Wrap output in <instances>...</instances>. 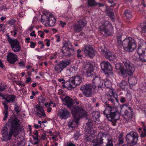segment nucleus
<instances>
[{"mask_svg": "<svg viewBox=\"0 0 146 146\" xmlns=\"http://www.w3.org/2000/svg\"><path fill=\"white\" fill-rule=\"evenodd\" d=\"M20 121L15 116H11L7 125H5L1 131L2 141H9L13 135L15 137L18 135L21 129L19 124Z\"/></svg>", "mask_w": 146, "mask_h": 146, "instance_id": "f257e3e1", "label": "nucleus"}, {"mask_svg": "<svg viewBox=\"0 0 146 146\" xmlns=\"http://www.w3.org/2000/svg\"><path fill=\"white\" fill-rule=\"evenodd\" d=\"M64 104L67 106L72 111V113L75 123L77 124L80 118L83 116H86V112L81 107L76 106L79 103L76 101L74 100L68 96H66L63 99Z\"/></svg>", "mask_w": 146, "mask_h": 146, "instance_id": "f03ea898", "label": "nucleus"}, {"mask_svg": "<svg viewBox=\"0 0 146 146\" xmlns=\"http://www.w3.org/2000/svg\"><path fill=\"white\" fill-rule=\"evenodd\" d=\"M105 104L106 108L104 114L106 115L108 120L112 122V125L115 126L117 121L120 118V113L115 107L111 106L107 102Z\"/></svg>", "mask_w": 146, "mask_h": 146, "instance_id": "7ed1b4c3", "label": "nucleus"}, {"mask_svg": "<svg viewBox=\"0 0 146 146\" xmlns=\"http://www.w3.org/2000/svg\"><path fill=\"white\" fill-rule=\"evenodd\" d=\"M122 60L125 68L121 63H117L115 64L116 69L120 71V73L123 77H125L127 75H132L135 71L133 64L127 59L123 58Z\"/></svg>", "mask_w": 146, "mask_h": 146, "instance_id": "20e7f679", "label": "nucleus"}, {"mask_svg": "<svg viewBox=\"0 0 146 146\" xmlns=\"http://www.w3.org/2000/svg\"><path fill=\"white\" fill-rule=\"evenodd\" d=\"M94 65L92 63L88 62L86 64L85 68L86 69V74L87 76L91 77L93 78L92 82L94 84L92 86H95L96 88L98 87V88H101L103 85V82L102 81L100 77L97 76L94 72Z\"/></svg>", "mask_w": 146, "mask_h": 146, "instance_id": "39448f33", "label": "nucleus"}, {"mask_svg": "<svg viewBox=\"0 0 146 146\" xmlns=\"http://www.w3.org/2000/svg\"><path fill=\"white\" fill-rule=\"evenodd\" d=\"M122 45L124 50L128 52L133 51L137 47L136 42L134 39L130 37L124 40Z\"/></svg>", "mask_w": 146, "mask_h": 146, "instance_id": "423d86ee", "label": "nucleus"}, {"mask_svg": "<svg viewBox=\"0 0 146 146\" xmlns=\"http://www.w3.org/2000/svg\"><path fill=\"white\" fill-rule=\"evenodd\" d=\"M100 33L104 36H107L110 35L113 27L111 24L108 21H105L103 24L99 27Z\"/></svg>", "mask_w": 146, "mask_h": 146, "instance_id": "0eeeda50", "label": "nucleus"}, {"mask_svg": "<svg viewBox=\"0 0 146 146\" xmlns=\"http://www.w3.org/2000/svg\"><path fill=\"white\" fill-rule=\"evenodd\" d=\"M138 138V133L134 131H131L126 135V140L129 146H133L137 144Z\"/></svg>", "mask_w": 146, "mask_h": 146, "instance_id": "6e6552de", "label": "nucleus"}, {"mask_svg": "<svg viewBox=\"0 0 146 146\" xmlns=\"http://www.w3.org/2000/svg\"><path fill=\"white\" fill-rule=\"evenodd\" d=\"M96 88L95 86H92L91 84H86L82 86L80 90L82 92L83 94L86 97H92L94 94V91Z\"/></svg>", "mask_w": 146, "mask_h": 146, "instance_id": "1a4fd4ad", "label": "nucleus"}, {"mask_svg": "<svg viewBox=\"0 0 146 146\" xmlns=\"http://www.w3.org/2000/svg\"><path fill=\"white\" fill-rule=\"evenodd\" d=\"M71 62V61L68 60L60 61L54 66L55 72L58 73H61L62 71L70 64Z\"/></svg>", "mask_w": 146, "mask_h": 146, "instance_id": "9d476101", "label": "nucleus"}, {"mask_svg": "<svg viewBox=\"0 0 146 146\" xmlns=\"http://www.w3.org/2000/svg\"><path fill=\"white\" fill-rule=\"evenodd\" d=\"M74 50L71 43L69 42L65 43L63 46L62 52L66 56L70 57L74 53Z\"/></svg>", "mask_w": 146, "mask_h": 146, "instance_id": "9b49d317", "label": "nucleus"}, {"mask_svg": "<svg viewBox=\"0 0 146 146\" xmlns=\"http://www.w3.org/2000/svg\"><path fill=\"white\" fill-rule=\"evenodd\" d=\"M85 54L90 58H93L95 55L96 52L92 46L90 45H84L82 48Z\"/></svg>", "mask_w": 146, "mask_h": 146, "instance_id": "f8f14e48", "label": "nucleus"}, {"mask_svg": "<svg viewBox=\"0 0 146 146\" xmlns=\"http://www.w3.org/2000/svg\"><path fill=\"white\" fill-rule=\"evenodd\" d=\"M7 40L11 46L12 49L14 52H19L21 49L19 41L17 39H12L9 36V35H7Z\"/></svg>", "mask_w": 146, "mask_h": 146, "instance_id": "ddd939ff", "label": "nucleus"}, {"mask_svg": "<svg viewBox=\"0 0 146 146\" xmlns=\"http://www.w3.org/2000/svg\"><path fill=\"white\" fill-rule=\"evenodd\" d=\"M77 22V23L74 24L72 26L74 31L76 33L81 31L82 28L87 24V21L84 19H78Z\"/></svg>", "mask_w": 146, "mask_h": 146, "instance_id": "4468645a", "label": "nucleus"}, {"mask_svg": "<svg viewBox=\"0 0 146 146\" xmlns=\"http://www.w3.org/2000/svg\"><path fill=\"white\" fill-rule=\"evenodd\" d=\"M104 48V46H101L100 47V52L102 54L108 59L110 61H113L115 59V57L113 52H111L109 50H106V49Z\"/></svg>", "mask_w": 146, "mask_h": 146, "instance_id": "2eb2a0df", "label": "nucleus"}, {"mask_svg": "<svg viewBox=\"0 0 146 146\" xmlns=\"http://www.w3.org/2000/svg\"><path fill=\"white\" fill-rule=\"evenodd\" d=\"M121 111L124 112V114L127 116L128 118L131 119L132 116V109L128 107L126 104H124L120 106Z\"/></svg>", "mask_w": 146, "mask_h": 146, "instance_id": "dca6fc26", "label": "nucleus"}, {"mask_svg": "<svg viewBox=\"0 0 146 146\" xmlns=\"http://www.w3.org/2000/svg\"><path fill=\"white\" fill-rule=\"evenodd\" d=\"M105 137L103 133H100L98 134L96 140H93L92 142L93 145L92 146H102L100 145H102L104 143V140Z\"/></svg>", "mask_w": 146, "mask_h": 146, "instance_id": "f3484780", "label": "nucleus"}, {"mask_svg": "<svg viewBox=\"0 0 146 146\" xmlns=\"http://www.w3.org/2000/svg\"><path fill=\"white\" fill-rule=\"evenodd\" d=\"M137 52L139 56L146 54V43L144 41H139Z\"/></svg>", "mask_w": 146, "mask_h": 146, "instance_id": "a211bd4d", "label": "nucleus"}, {"mask_svg": "<svg viewBox=\"0 0 146 146\" xmlns=\"http://www.w3.org/2000/svg\"><path fill=\"white\" fill-rule=\"evenodd\" d=\"M7 57V61L10 64H14L18 60L17 56L12 53H9Z\"/></svg>", "mask_w": 146, "mask_h": 146, "instance_id": "6ab92c4d", "label": "nucleus"}, {"mask_svg": "<svg viewBox=\"0 0 146 146\" xmlns=\"http://www.w3.org/2000/svg\"><path fill=\"white\" fill-rule=\"evenodd\" d=\"M102 70L104 72H108L112 70L111 66L109 62L105 61L102 62L100 64Z\"/></svg>", "mask_w": 146, "mask_h": 146, "instance_id": "aec40b11", "label": "nucleus"}, {"mask_svg": "<svg viewBox=\"0 0 146 146\" xmlns=\"http://www.w3.org/2000/svg\"><path fill=\"white\" fill-rule=\"evenodd\" d=\"M70 116V112L66 108L62 109L59 111V117L61 119H66Z\"/></svg>", "mask_w": 146, "mask_h": 146, "instance_id": "412c9836", "label": "nucleus"}, {"mask_svg": "<svg viewBox=\"0 0 146 146\" xmlns=\"http://www.w3.org/2000/svg\"><path fill=\"white\" fill-rule=\"evenodd\" d=\"M71 81H73L74 85L78 86L80 85L82 82V77L80 75H76L70 78Z\"/></svg>", "mask_w": 146, "mask_h": 146, "instance_id": "4be33fe9", "label": "nucleus"}, {"mask_svg": "<svg viewBox=\"0 0 146 146\" xmlns=\"http://www.w3.org/2000/svg\"><path fill=\"white\" fill-rule=\"evenodd\" d=\"M36 108V110L37 112L36 114L37 115H41L39 117L41 118L42 117H45L46 115L44 112V111L42 107L40 106L39 105L37 104L36 107H35Z\"/></svg>", "mask_w": 146, "mask_h": 146, "instance_id": "5701e85b", "label": "nucleus"}, {"mask_svg": "<svg viewBox=\"0 0 146 146\" xmlns=\"http://www.w3.org/2000/svg\"><path fill=\"white\" fill-rule=\"evenodd\" d=\"M49 16H48L47 18L48 23L50 27H52L54 25L56 21V19L52 15L49 14Z\"/></svg>", "mask_w": 146, "mask_h": 146, "instance_id": "b1692460", "label": "nucleus"}, {"mask_svg": "<svg viewBox=\"0 0 146 146\" xmlns=\"http://www.w3.org/2000/svg\"><path fill=\"white\" fill-rule=\"evenodd\" d=\"M105 137L104 140V141H107V142L106 143L105 145H103L102 146H113V140L111 138L109 135H106L104 134H103Z\"/></svg>", "mask_w": 146, "mask_h": 146, "instance_id": "393cba45", "label": "nucleus"}, {"mask_svg": "<svg viewBox=\"0 0 146 146\" xmlns=\"http://www.w3.org/2000/svg\"><path fill=\"white\" fill-rule=\"evenodd\" d=\"M16 98L15 96L13 95H7L5 97H3V99L5 100L8 103L11 102H14Z\"/></svg>", "mask_w": 146, "mask_h": 146, "instance_id": "a878e982", "label": "nucleus"}, {"mask_svg": "<svg viewBox=\"0 0 146 146\" xmlns=\"http://www.w3.org/2000/svg\"><path fill=\"white\" fill-rule=\"evenodd\" d=\"M142 30L141 34L142 35L146 36V17L144 22L140 25Z\"/></svg>", "mask_w": 146, "mask_h": 146, "instance_id": "bb28decb", "label": "nucleus"}, {"mask_svg": "<svg viewBox=\"0 0 146 146\" xmlns=\"http://www.w3.org/2000/svg\"><path fill=\"white\" fill-rule=\"evenodd\" d=\"M66 85L67 88L70 90L76 86L75 85H74L73 81H71L70 78L69 80L66 82Z\"/></svg>", "mask_w": 146, "mask_h": 146, "instance_id": "cd10ccee", "label": "nucleus"}, {"mask_svg": "<svg viewBox=\"0 0 146 146\" xmlns=\"http://www.w3.org/2000/svg\"><path fill=\"white\" fill-rule=\"evenodd\" d=\"M86 127H87V129L89 131L90 129V127H91L92 125V121L91 119H89L88 117H86Z\"/></svg>", "mask_w": 146, "mask_h": 146, "instance_id": "c85d7f7f", "label": "nucleus"}, {"mask_svg": "<svg viewBox=\"0 0 146 146\" xmlns=\"http://www.w3.org/2000/svg\"><path fill=\"white\" fill-rule=\"evenodd\" d=\"M107 13L110 17L111 20L113 21H114V13L113 12V10L111 9H110L107 11Z\"/></svg>", "mask_w": 146, "mask_h": 146, "instance_id": "c756f323", "label": "nucleus"}, {"mask_svg": "<svg viewBox=\"0 0 146 146\" xmlns=\"http://www.w3.org/2000/svg\"><path fill=\"white\" fill-rule=\"evenodd\" d=\"M92 117L94 121H96L100 117V113L97 111H93L92 113Z\"/></svg>", "mask_w": 146, "mask_h": 146, "instance_id": "7c9ffc66", "label": "nucleus"}, {"mask_svg": "<svg viewBox=\"0 0 146 146\" xmlns=\"http://www.w3.org/2000/svg\"><path fill=\"white\" fill-rule=\"evenodd\" d=\"M141 129V128H139V129L140 130L139 131L140 135L141 138L143 137L146 136V128L145 127Z\"/></svg>", "mask_w": 146, "mask_h": 146, "instance_id": "2f4dec72", "label": "nucleus"}, {"mask_svg": "<svg viewBox=\"0 0 146 146\" xmlns=\"http://www.w3.org/2000/svg\"><path fill=\"white\" fill-rule=\"evenodd\" d=\"M124 142V139L123 137V135L120 134L118 137V142L117 145L119 146L122 145Z\"/></svg>", "mask_w": 146, "mask_h": 146, "instance_id": "473e14b6", "label": "nucleus"}, {"mask_svg": "<svg viewBox=\"0 0 146 146\" xmlns=\"http://www.w3.org/2000/svg\"><path fill=\"white\" fill-rule=\"evenodd\" d=\"M125 15L127 19H130L132 17V14L130 11L128 10H126L124 11Z\"/></svg>", "mask_w": 146, "mask_h": 146, "instance_id": "72a5a7b5", "label": "nucleus"}, {"mask_svg": "<svg viewBox=\"0 0 146 146\" xmlns=\"http://www.w3.org/2000/svg\"><path fill=\"white\" fill-rule=\"evenodd\" d=\"M97 4V3L96 2L95 0H88V5L90 7L95 6Z\"/></svg>", "mask_w": 146, "mask_h": 146, "instance_id": "f704fd0d", "label": "nucleus"}, {"mask_svg": "<svg viewBox=\"0 0 146 146\" xmlns=\"http://www.w3.org/2000/svg\"><path fill=\"white\" fill-rule=\"evenodd\" d=\"M84 138V141L86 142H90L91 141V136L90 134L89 135H85Z\"/></svg>", "mask_w": 146, "mask_h": 146, "instance_id": "c9c22d12", "label": "nucleus"}, {"mask_svg": "<svg viewBox=\"0 0 146 146\" xmlns=\"http://www.w3.org/2000/svg\"><path fill=\"white\" fill-rule=\"evenodd\" d=\"M113 98H115V99L116 100V102H118V100H117V98L114 97V96H113V95L110 96V98L108 99V100L110 102H111V103H113V104H115V102Z\"/></svg>", "mask_w": 146, "mask_h": 146, "instance_id": "e433bc0d", "label": "nucleus"}, {"mask_svg": "<svg viewBox=\"0 0 146 146\" xmlns=\"http://www.w3.org/2000/svg\"><path fill=\"white\" fill-rule=\"evenodd\" d=\"M127 85V82L125 80H122L119 84L120 86L123 89H124L125 86Z\"/></svg>", "mask_w": 146, "mask_h": 146, "instance_id": "4c0bfd02", "label": "nucleus"}, {"mask_svg": "<svg viewBox=\"0 0 146 146\" xmlns=\"http://www.w3.org/2000/svg\"><path fill=\"white\" fill-rule=\"evenodd\" d=\"M75 125L74 121V120L71 119L68 122V125L69 127L73 128Z\"/></svg>", "mask_w": 146, "mask_h": 146, "instance_id": "58836bf2", "label": "nucleus"}, {"mask_svg": "<svg viewBox=\"0 0 146 146\" xmlns=\"http://www.w3.org/2000/svg\"><path fill=\"white\" fill-rule=\"evenodd\" d=\"M122 33L117 34V41L118 44L120 45L121 44L122 42L121 40Z\"/></svg>", "mask_w": 146, "mask_h": 146, "instance_id": "ea45409f", "label": "nucleus"}, {"mask_svg": "<svg viewBox=\"0 0 146 146\" xmlns=\"http://www.w3.org/2000/svg\"><path fill=\"white\" fill-rule=\"evenodd\" d=\"M143 54L140 56L139 58L140 60L143 62H146V54Z\"/></svg>", "mask_w": 146, "mask_h": 146, "instance_id": "a19ab883", "label": "nucleus"}, {"mask_svg": "<svg viewBox=\"0 0 146 146\" xmlns=\"http://www.w3.org/2000/svg\"><path fill=\"white\" fill-rule=\"evenodd\" d=\"M14 110L17 114H18L21 111V110L20 109L19 107L16 104L15 105Z\"/></svg>", "mask_w": 146, "mask_h": 146, "instance_id": "79ce46f5", "label": "nucleus"}, {"mask_svg": "<svg viewBox=\"0 0 146 146\" xmlns=\"http://www.w3.org/2000/svg\"><path fill=\"white\" fill-rule=\"evenodd\" d=\"M81 134L79 131H76L74 134V137L75 139L77 140L80 136Z\"/></svg>", "mask_w": 146, "mask_h": 146, "instance_id": "37998d69", "label": "nucleus"}, {"mask_svg": "<svg viewBox=\"0 0 146 146\" xmlns=\"http://www.w3.org/2000/svg\"><path fill=\"white\" fill-rule=\"evenodd\" d=\"M6 85L5 84H0V90L1 91H4L6 88Z\"/></svg>", "mask_w": 146, "mask_h": 146, "instance_id": "c03bdc74", "label": "nucleus"}, {"mask_svg": "<svg viewBox=\"0 0 146 146\" xmlns=\"http://www.w3.org/2000/svg\"><path fill=\"white\" fill-rule=\"evenodd\" d=\"M4 113L5 114V116L3 119V120L5 121L6 120L8 116V110H4Z\"/></svg>", "mask_w": 146, "mask_h": 146, "instance_id": "a18cd8bd", "label": "nucleus"}, {"mask_svg": "<svg viewBox=\"0 0 146 146\" xmlns=\"http://www.w3.org/2000/svg\"><path fill=\"white\" fill-rule=\"evenodd\" d=\"M120 101L122 103H124L126 102V100L125 97L121 96L120 97Z\"/></svg>", "mask_w": 146, "mask_h": 146, "instance_id": "49530a36", "label": "nucleus"}, {"mask_svg": "<svg viewBox=\"0 0 146 146\" xmlns=\"http://www.w3.org/2000/svg\"><path fill=\"white\" fill-rule=\"evenodd\" d=\"M108 2L111 4H113L112 5H110V6L111 7H114L115 5V4L114 3V1L112 0H109Z\"/></svg>", "mask_w": 146, "mask_h": 146, "instance_id": "de8ad7c7", "label": "nucleus"}, {"mask_svg": "<svg viewBox=\"0 0 146 146\" xmlns=\"http://www.w3.org/2000/svg\"><path fill=\"white\" fill-rule=\"evenodd\" d=\"M3 104L4 105V110H7L8 109V106L7 105V104L6 102H3Z\"/></svg>", "mask_w": 146, "mask_h": 146, "instance_id": "09e8293b", "label": "nucleus"}, {"mask_svg": "<svg viewBox=\"0 0 146 146\" xmlns=\"http://www.w3.org/2000/svg\"><path fill=\"white\" fill-rule=\"evenodd\" d=\"M38 35H40V36L42 37L43 38L44 37V32H42L41 31H38Z\"/></svg>", "mask_w": 146, "mask_h": 146, "instance_id": "8fccbe9b", "label": "nucleus"}, {"mask_svg": "<svg viewBox=\"0 0 146 146\" xmlns=\"http://www.w3.org/2000/svg\"><path fill=\"white\" fill-rule=\"evenodd\" d=\"M16 21L15 20L11 19L9 21V24L11 25H13Z\"/></svg>", "mask_w": 146, "mask_h": 146, "instance_id": "3c124183", "label": "nucleus"}, {"mask_svg": "<svg viewBox=\"0 0 146 146\" xmlns=\"http://www.w3.org/2000/svg\"><path fill=\"white\" fill-rule=\"evenodd\" d=\"M66 25L65 22H63L62 21H60V25L62 27H63L65 25Z\"/></svg>", "mask_w": 146, "mask_h": 146, "instance_id": "603ef678", "label": "nucleus"}, {"mask_svg": "<svg viewBox=\"0 0 146 146\" xmlns=\"http://www.w3.org/2000/svg\"><path fill=\"white\" fill-rule=\"evenodd\" d=\"M58 81L60 82H62L63 84H66L65 80L63 78L59 79L58 80Z\"/></svg>", "mask_w": 146, "mask_h": 146, "instance_id": "864d4df0", "label": "nucleus"}, {"mask_svg": "<svg viewBox=\"0 0 146 146\" xmlns=\"http://www.w3.org/2000/svg\"><path fill=\"white\" fill-rule=\"evenodd\" d=\"M30 43L31 44L30 45L31 47L32 48H34L36 45V44L32 41Z\"/></svg>", "mask_w": 146, "mask_h": 146, "instance_id": "5fc2aeb1", "label": "nucleus"}, {"mask_svg": "<svg viewBox=\"0 0 146 146\" xmlns=\"http://www.w3.org/2000/svg\"><path fill=\"white\" fill-rule=\"evenodd\" d=\"M45 41H46V45L47 46H49L50 45V40H49L46 39L45 40Z\"/></svg>", "mask_w": 146, "mask_h": 146, "instance_id": "6e6d98bb", "label": "nucleus"}, {"mask_svg": "<svg viewBox=\"0 0 146 146\" xmlns=\"http://www.w3.org/2000/svg\"><path fill=\"white\" fill-rule=\"evenodd\" d=\"M66 146H75V145L71 142H70L67 143Z\"/></svg>", "mask_w": 146, "mask_h": 146, "instance_id": "4d7b16f0", "label": "nucleus"}, {"mask_svg": "<svg viewBox=\"0 0 146 146\" xmlns=\"http://www.w3.org/2000/svg\"><path fill=\"white\" fill-rule=\"evenodd\" d=\"M35 31H33L30 34V35L31 36H34L35 37L36 36V35L35 33Z\"/></svg>", "mask_w": 146, "mask_h": 146, "instance_id": "13d9d810", "label": "nucleus"}, {"mask_svg": "<svg viewBox=\"0 0 146 146\" xmlns=\"http://www.w3.org/2000/svg\"><path fill=\"white\" fill-rule=\"evenodd\" d=\"M19 66H25V64L23 61H21L19 63Z\"/></svg>", "mask_w": 146, "mask_h": 146, "instance_id": "bf43d9fd", "label": "nucleus"}, {"mask_svg": "<svg viewBox=\"0 0 146 146\" xmlns=\"http://www.w3.org/2000/svg\"><path fill=\"white\" fill-rule=\"evenodd\" d=\"M110 83L111 84L110 82L109 81H106V82H105V86L106 87H107V88H109V86L108 85V83Z\"/></svg>", "mask_w": 146, "mask_h": 146, "instance_id": "052dcab7", "label": "nucleus"}, {"mask_svg": "<svg viewBox=\"0 0 146 146\" xmlns=\"http://www.w3.org/2000/svg\"><path fill=\"white\" fill-rule=\"evenodd\" d=\"M57 38L56 41L57 42H59L60 41V37L58 35H56L55 36Z\"/></svg>", "mask_w": 146, "mask_h": 146, "instance_id": "680f3d73", "label": "nucleus"}, {"mask_svg": "<svg viewBox=\"0 0 146 146\" xmlns=\"http://www.w3.org/2000/svg\"><path fill=\"white\" fill-rule=\"evenodd\" d=\"M31 77H29V78H27L26 82L28 83L29 82L31 81Z\"/></svg>", "mask_w": 146, "mask_h": 146, "instance_id": "e2e57ef3", "label": "nucleus"}, {"mask_svg": "<svg viewBox=\"0 0 146 146\" xmlns=\"http://www.w3.org/2000/svg\"><path fill=\"white\" fill-rule=\"evenodd\" d=\"M34 127L35 128L38 129L39 127H41V125H36V124H35L34 125Z\"/></svg>", "mask_w": 146, "mask_h": 146, "instance_id": "0e129e2a", "label": "nucleus"}, {"mask_svg": "<svg viewBox=\"0 0 146 146\" xmlns=\"http://www.w3.org/2000/svg\"><path fill=\"white\" fill-rule=\"evenodd\" d=\"M42 98H43V97L42 96H39V98H38V101L40 103V102H41V101L42 100Z\"/></svg>", "mask_w": 146, "mask_h": 146, "instance_id": "69168bd1", "label": "nucleus"}, {"mask_svg": "<svg viewBox=\"0 0 146 146\" xmlns=\"http://www.w3.org/2000/svg\"><path fill=\"white\" fill-rule=\"evenodd\" d=\"M97 5H98L99 7H102L104 5V4L102 3H98Z\"/></svg>", "mask_w": 146, "mask_h": 146, "instance_id": "338daca9", "label": "nucleus"}, {"mask_svg": "<svg viewBox=\"0 0 146 146\" xmlns=\"http://www.w3.org/2000/svg\"><path fill=\"white\" fill-rule=\"evenodd\" d=\"M52 108L50 107H49L48 108L47 110V111L48 112H50L51 111Z\"/></svg>", "mask_w": 146, "mask_h": 146, "instance_id": "774afa93", "label": "nucleus"}]
</instances>
